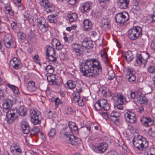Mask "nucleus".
Wrapping results in <instances>:
<instances>
[{
  "label": "nucleus",
  "instance_id": "1",
  "mask_svg": "<svg viewBox=\"0 0 155 155\" xmlns=\"http://www.w3.org/2000/svg\"><path fill=\"white\" fill-rule=\"evenodd\" d=\"M80 71L82 75L92 78L97 77L102 72V66L100 61L94 59L83 61L79 65Z\"/></svg>",
  "mask_w": 155,
  "mask_h": 155
},
{
  "label": "nucleus",
  "instance_id": "2",
  "mask_svg": "<svg viewBox=\"0 0 155 155\" xmlns=\"http://www.w3.org/2000/svg\"><path fill=\"white\" fill-rule=\"evenodd\" d=\"M134 146L138 150L141 151L147 147L148 142L146 139L141 135L135 136L132 140Z\"/></svg>",
  "mask_w": 155,
  "mask_h": 155
},
{
  "label": "nucleus",
  "instance_id": "3",
  "mask_svg": "<svg viewBox=\"0 0 155 155\" xmlns=\"http://www.w3.org/2000/svg\"><path fill=\"white\" fill-rule=\"evenodd\" d=\"M142 30L139 26L134 27L128 31L129 38L131 40H136L142 35Z\"/></svg>",
  "mask_w": 155,
  "mask_h": 155
},
{
  "label": "nucleus",
  "instance_id": "4",
  "mask_svg": "<svg viewBox=\"0 0 155 155\" xmlns=\"http://www.w3.org/2000/svg\"><path fill=\"white\" fill-rule=\"evenodd\" d=\"M94 107L96 111H107L110 108V106L107 103V101L104 98H101L97 101L94 104Z\"/></svg>",
  "mask_w": 155,
  "mask_h": 155
},
{
  "label": "nucleus",
  "instance_id": "5",
  "mask_svg": "<svg viewBox=\"0 0 155 155\" xmlns=\"http://www.w3.org/2000/svg\"><path fill=\"white\" fill-rule=\"evenodd\" d=\"M30 116L32 122L34 124H37L40 123L41 118L40 112L36 111L34 109H31L30 110Z\"/></svg>",
  "mask_w": 155,
  "mask_h": 155
},
{
  "label": "nucleus",
  "instance_id": "6",
  "mask_svg": "<svg viewBox=\"0 0 155 155\" xmlns=\"http://www.w3.org/2000/svg\"><path fill=\"white\" fill-rule=\"evenodd\" d=\"M108 147V144L105 142L101 143L96 146L93 145L92 146V150L95 152L100 154L104 153L107 149Z\"/></svg>",
  "mask_w": 155,
  "mask_h": 155
},
{
  "label": "nucleus",
  "instance_id": "7",
  "mask_svg": "<svg viewBox=\"0 0 155 155\" xmlns=\"http://www.w3.org/2000/svg\"><path fill=\"white\" fill-rule=\"evenodd\" d=\"M37 26L42 32H45L48 29V24L47 21L44 18H38L37 22Z\"/></svg>",
  "mask_w": 155,
  "mask_h": 155
},
{
  "label": "nucleus",
  "instance_id": "8",
  "mask_svg": "<svg viewBox=\"0 0 155 155\" xmlns=\"http://www.w3.org/2000/svg\"><path fill=\"white\" fill-rule=\"evenodd\" d=\"M115 18L117 22L123 24L128 20L129 15L126 12H120L116 15Z\"/></svg>",
  "mask_w": 155,
  "mask_h": 155
},
{
  "label": "nucleus",
  "instance_id": "9",
  "mask_svg": "<svg viewBox=\"0 0 155 155\" xmlns=\"http://www.w3.org/2000/svg\"><path fill=\"white\" fill-rule=\"evenodd\" d=\"M39 3L48 13L51 12L55 10L54 6L47 0H41Z\"/></svg>",
  "mask_w": 155,
  "mask_h": 155
},
{
  "label": "nucleus",
  "instance_id": "10",
  "mask_svg": "<svg viewBox=\"0 0 155 155\" xmlns=\"http://www.w3.org/2000/svg\"><path fill=\"white\" fill-rule=\"evenodd\" d=\"M149 56V54L147 52L138 54L136 58L137 63L140 65L142 64L145 65Z\"/></svg>",
  "mask_w": 155,
  "mask_h": 155
},
{
  "label": "nucleus",
  "instance_id": "11",
  "mask_svg": "<svg viewBox=\"0 0 155 155\" xmlns=\"http://www.w3.org/2000/svg\"><path fill=\"white\" fill-rule=\"evenodd\" d=\"M18 110L17 109L14 108L8 111L6 113V117L7 118L8 123L11 124L12 121L15 119V117H16L18 114Z\"/></svg>",
  "mask_w": 155,
  "mask_h": 155
},
{
  "label": "nucleus",
  "instance_id": "12",
  "mask_svg": "<svg viewBox=\"0 0 155 155\" xmlns=\"http://www.w3.org/2000/svg\"><path fill=\"white\" fill-rule=\"evenodd\" d=\"M71 47L72 51L75 53L77 56H80L83 54L84 49L81 45L74 44L71 45Z\"/></svg>",
  "mask_w": 155,
  "mask_h": 155
},
{
  "label": "nucleus",
  "instance_id": "13",
  "mask_svg": "<svg viewBox=\"0 0 155 155\" xmlns=\"http://www.w3.org/2000/svg\"><path fill=\"white\" fill-rule=\"evenodd\" d=\"M124 117L126 120L130 123L133 124L136 122L135 114L133 112L127 111L124 114Z\"/></svg>",
  "mask_w": 155,
  "mask_h": 155
},
{
  "label": "nucleus",
  "instance_id": "14",
  "mask_svg": "<svg viewBox=\"0 0 155 155\" xmlns=\"http://www.w3.org/2000/svg\"><path fill=\"white\" fill-rule=\"evenodd\" d=\"M47 79L51 84L59 86L60 84V81H58V76L55 74H52L48 76Z\"/></svg>",
  "mask_w": 155,
  "mask_h": 155
},
{
  "label": "nucleus",
  "instance_id": "15",
  "mask_svg": "<svg viewBox=\"0 0 155 155\" xmlns=\"http://www.w3.org/2000/svg\"><path fill=\"white\" fill-rule=\"evenodd\" d=\"M4 43L8 48L15 47L13 45V40L10 35H6L4 38Z\"/></svg>",
  "mask_w": 155,
  "mask_h": 155
},
{
  "label": "nucleus",
  "instance_id": "16",
  "mask_svg": "<svg viewBox=\"0 0 155 155\" xmlns=\"http://www.w3.org/2000/svg\"><path fill=\"white\" fill-rule=\"evenodd\" d=\"M127 74L126 77L129 82L134 81L136 80L135 72L133 68H128L127 69Z\"/></svg>",
  "mask_w": 155,
  "mask_h": 155
},
{
  "label": "nucleus",
  "instance_id": "17",
  "mask_svg": "<svg viewBox=\"0 0 155 155\" xmlns=\"http://www.w3.org/2000/svg\"><path fill=\"white\" fill-rule=\"evenodd\" d=\"M68 140V142L69 143L74 146L78 145L81 142L80 139L74 135L71 136Z\"/></svg>",
  "mask_w": 155,
  "mask_h": 155
},
{
  "label": "nucleus",
  "instance_id": "18",
  "mask_svg": "<svg viewBox=\"0 0 155 155\" xmlns=\"http://www.w3.org/2000/svg\"><path fill=\"white\" fill-rule=\"evenodd\" d=\"M142 124L148 127L152 125L153 124V120L149 117H143L140 120Z\"/></svg>",
  "mask_w": 155,
  "mask_h": 155
},
{
  "label": "nucleus",
  "instance_id": "19",
  "mask_svg": "<svg viewBox=\"0 0 155 155\" xmlns=\"http://www.w3.org/2000/svg\"><path fill=\"white\" fill-rule=\"evenodd\" d=\"M136 99L139 103L140 104H146L147 103V99L146 97L141 94L140 92L138 93L137 94Z\"/></svg>",
  "mask_w": 155,
  "mask_h": 155
},
{
  "label": "nucleus",
  "instance_id": "20",
  "mask_svg": "<svg viewBox=\"0 0 155 155\" xmlns=\"http://www.w3.org/2000/svg\"><path fill=\"white\" fill-rule=\"evenodd\" d=\"M129 2V0H118L117 4L120 9H125L128 8Z\"/></svg>",
  "mask_w": 155,
  "mask_h": 155
},
{
  "label": "nucleus",
  "instance_id": "21",
  "mask_svg": "<svg viewBox=\"0 0 155 155\" xmlns=\"http://www.w3.org/2000/svg\"><path fill=\"white\" fill-rule=\"evenodd\" d=\"M13 101L8 98H5L3 100V107L6 110L9 109L13 105Z\"/></svg>",
  "mask_w": 155,
  "mask_h": 155
},
{
  "label": "nucleus",
  "instance_id": "22",
  "mask_svg": "<svg viewBox=\"0 0 155 155\" xmlns=\"http://www.w3.org/2000/svg\"><path fill=\"white\" fill-rule=\"evenodd\" d=\"M122 55L123 57L125 58L128 63L130 62L134 58L132 52L129 51L122 52Z\"/></svg>",
  "mask_w": 155,
  "mask_h": 155
},
{
  "label": "nucleus",
  "instance_id": "23",
  "mask_svg": "<svg viewBox=\"0 0 155 155\" xmlns=\"http://www.w3.org/2000/svg\"><path fill=\"white\" fill-rule=\"evenodd\" d=\"M82 46L88 49L92 48L94 46L92 42L90 40H88L87 38H84L82 42Z\"/></svg>",
  "mask_w": 155,
  "mask_h": 155
},
{
  "label": "nucleus",
  "instance_id": "24",
  "mask_svg": "<svg viewBox=\"0 0 155 155\" xmlns=\"http://www.w3.org/2000/svg\"><path fill=\"white\" fill-rule=\"evenodd\" d=\"M84 29L86 31H89L91 29L92 23L89 19H85L83 22Z\"/></svg>",
  "mask_w": 155,
  "mask_h": 155
},
{
  "label": "nucleus",
  "instance_id": "25",
  "mask_svg": "<svg viewBox=\"0 0 155 155\" xmlns=\"http://www.w3.org/2000/svg\"><path fill=\"white\" fill-rule=\"evenodd\" d=\"M20 61L16 58H13L10 62V65L15 69L19 68V64L20 63Z\"/></svg>",
  "mask_w": 155,
  "mask_h": 155
},
{
  "label": "nucleus",
  "instance_id": "26",
  "mask_svg": "<svg viewBox=\"0 0 155 155\" xmlns=\"http://www.w3.org/2000/svg\"><path fill=\"white\" fill-rule=\"evenodd\" d=\"M10 149L12 152L15 150L16 152L18 153H22V150L20 148V147L17 143H14L11 146Z\"/></svg>",
  "mask_w": 155,
  "mask_h": 155
},
{
  "label": "nucleus",
  "instance_id": "27",
  "mask_svg": "<svg viewBox=\"0 0 155 155\" xmlns=\"http://www.w3.org/2000/svg\"><path fill=\"white\" fill-rule=\"evenodd\" d=\"M120 115L119 112L113 111L110 114V118L112 120L114 119V121H119Z\"/></svg>",
  "mask_w": 155,
  "mask_h": 155
},
{
  "label": "nucleus",
  "instance_id": "28",
  "mask_svg": "<svg viewBox=\"0 0 155 155\" xmlns=\"http://www.w3.org/2000/svg\"><path fill=\"white\" fill-rule=\"evenodd\" d=\"M21 129L24 134H27L30 131V127L28 124L25 123L21 124Z\"/></svg>",
  "mask_w": 155,
  "mask_h": 155
},
{
  "label": "nucleus",
  "instance_id": "29",
  "mask_svg": "<svg viewBox=\"0 0 155 155\" xmlns=\"http://www.w3.org/2000/svg\"><path fill=\"white\" fill-rule=\"evenodd\" d=\"M110 20L107 18H103L102 20V23L103 27L107 28L110 27Z\"/></svg>",
  "mask_w": 155,
  "mask_h": 155
},
{
  "label": "nucleus",
  "instance_id": "30",
  "mask_svg": "<svg viewBox=\"0 0 155 155\" xmlns=\"http://www.w3.org/2000/svg\"><path fill=\"white\" fill-rule=\"evenodd\" d=\"M91 5L88 3H85L81 8V10L82 13L88 12L91 9Z\"/></svg>",
  "mask_w": 155,
  "mask_h": 155
},
{
  "label": "nucleus",
  "instance_id": "31",
  "mask_svg": "<svg viewBox=\"0 0 155 155\" xmlns=\"http://www.w3.org/2000/svg\"><path fill=\"white\" fill-rule=\"evenodd\" d=\"M67 17L69 19V21L71 22L77 20L78 18L77 15L75 13L68 14Z\"/></svg>",
  "mask_w": 155,
  "mask_h": 155
},
{
  "label": "nucleus",
  "instance_id": "32",
  "mask_svg": "<svg viewBox=\"0 0 155 155\" xmlns=\"http://www.w3.org/2000/svg\"><path fill=\"white\" fill-rule=\"evenodd\" d=\"M55 52L54 48L50 46H47L46 49V56L55 55Z\"/></svg>",
  "mask_w": 155,
  "mask_h": 155
},
{
  "label": "nucleus",
  "instance_id": "33",
  "mask_svg": "<svg viewBox=\"0 0 155 155\" xmlns=\"http://www.w3.org/2000/svg\"><path fill=\"white\" fill-rule=\"evenodd\" d=\"M18 113L21 116H25L27 113V110L23 106H20L18 111Z\"/></svg>",
  "mask_w": 155,
  "mask_h": 155
},
{
  "label": "nucleus",
  "instance_id": "34",
  "mask_svg": "<svg viewBox=\"0 0 155 155\" xmlns=\"http://www.w3.org/2000/svg\"><path fill=\"white\" fill-rule=\"evenodd\" d=\"M126 99L124 96L122 94L117 95L116 102L118 103L123 104Z\"/></svg>",
  "mask_w": 155,
  "mask_h": 155
},
{
  "label": "nucleus",
  "instance_id": "35",
  "mask_svg": "<svg viewBox=\"0 0 155 155\" xmlns=\"http://www.w3.org/2000/svg\"><path fill=\"white\" fill-rule=\"evenodd\" d=\"M57 16L56 15H51L48 16V19L50 23H56L57 22Z\"/></svg>",
  "mask_w": 155,
  "mask_h": 155
},
{
  "label": "nucleus",
  "instance_id": "36",
  "mask_svg": "<svg viewBox=\"0 0 155 155\" xmlns=\"http://www.w3.org/2000/svg\"><path fill=\"white\" fill-rule=\"evenodd\" d=\"M67 87H68L70 89L74 88L76 86L75 83L74 81L71 80H69L67 83Z\"/></svg>",
  "mask_w": 155,
  "mask_h": 155
},
{
  "label": "nucleus",
  "instance_id": "37",
  "mask_svg": "<svg viewBox=\"0 0 155 155\" xmlns=\"http://www.w3.org/2000/svg\"><path fill=\"white\" fill-rule=\"evenodd\" d=\"M69 130L71 131H76L78 129V127L76 124L73 122H69L68 124Z\"/></svg>",
  "mask_w": 155,
  "mask_h": 155
},
{
  "label": "nucleus",
  "instance_id": "38",
  "mask_svg": "<svg viewBox=\"0 0 155 155\" xmlns=\"http://www.w3.org/2000/svg\"><path fill=\"white\" fill-rule=\"evenodd\" d=\"M7 86L9 88L12 90L14 94H18L19 93L18 88L15 85H13L10 84H8Z\"/></svg>",
  "mask_w": 155,
  "mask_h": 155
},
{
  "label": "nucleus",
  "instance_id": "39",
  "mask_svg": "<svg viewBox=\"0 0 155 155\" xmlns=\"http://www.w3.org/2000/svg\"><path fill=\"white\" fill-rule=\"evenodd\" d=\"M35 83L33 81H30L28 83V88L31 91H35L36 88L35 86Z\"/></svg>",
  "mask_w": 155,
  "mask_h": 155
},
{
  "label": "nucleus",
  "instance_id": "40",
  "mask_svg": "<svg viewBox=\"0 0 155 155\" xmlns=\"http://www.w3.org/2000/svg\"><path fill=\"white\" fill-rule=\"evenodd\" d=\"M108 76V79L109 80H112L115 77V74L114 71L112 70L109 71Z\"/></svg>",
  "mask_w": 155,
  "mask_h": 155
},
{
  "label": "nucleus",
  "instance_id": "41",
  "mask_svg": "<svg viewBox=\"0 0 155 155\" xmlns=\"http://www.w3.org/2000/svg\"><path fill=\"white\" fill-rule=\"evenodd\" d=\"M80 98V94L79 93H75L73 94V100L76 103L79 101Z\"/></svg>",
  "mask_w": 155,
  "mask_h": 155
},
{
  "label": "nucleus",
  "instance_id": "42",
  "mask_svg": "<svg viewBox=\"0 0 155 155\" xmlns=\"http://www.w3.org/2000/svg\"><path fill=\"white\" fill-rule=\"evenodd\" d=\"M46 70L48 73L50 74H52L54 72V68L50 65H48L47 66L46 68Z\"/></svg>",
  "mask_w": 155,
  "mask_h": 155
},
{
  "label": "nucleus",
  "instance_id": "43",
  "mask_svg": "<svg viewBox=\"0 0 155 155\" xmlns=\"http://www.w3.org/2000/svg\"><path fill=\"white\" fill-rule=\"evenodd\" d=\"M132 2L134 5L133 8H134L136 9V10H139L140 8L139 6V2L137 0H133Z\"/></svg>",
  "mask_w": 155,
  "mask_h": 155
},
{
  "label": "nucleus",
  "instance_id": "44",
  "mask_svg": "<svg viewBox=\"0 0 155 155\" xmlns=\"http://www.w3.org/2000/svg\"><path fill=\"white\" fill-rule=\"evenodd\" d=\"M55 55H48L46 56V58L49 59V60L51 61L55 62L56 61L57 58L55 57Z\"/></svg>",
  "mask_w": 155,
  "mask_h": 155
},
{
  "label": "nucleus",
  "instance_id": "45",
  "mask_svg": "<svg viewBox=\"0 0 155 155\" xmlns=\"http://www.w3.org/2000/svg\"><path fill=\"white\" fill-rule=\"evenodd\" d=\"M138 93H135L132 91L129 92V95H128V97L130 98L133 99L134 98L136 99L137 94Z\"/></svg>",
  "mask_w": 155,
  "mask_h": 155
},
{
  "label": "nucleus",
  "instance_id": "46",
  "mask_svg": "<svg viewBox=\"0 0 155 155\" xmlns=\"http://www.w3.org/2000/svg\"><path fill=\"white\" fill-rule=\"evenodd\" d=\"M39 132V129L37 127H33L31 131V134L34 135Z\"/></svg>",
  "mask_w": 155,
  "mask_h": 155
},
{
  "label": "nucleus",
  "instance_id": "47",
  "mask_svg": "<svg viewBox=\"0 0 155 155\" xmlns=\"http://www.w3.org/2000/svg\"><path fill=\"white\" fill-rule=\"evenodd\" d=\"M55 134L56 130L54 128H51L48 132V135L51 137H54Z\"/></svg>",
  "mask_w": 155,
  "mask_h": 155
},
{
  "label": "nucleus",
  "instance_id": "48",
  "mask_svg": "<svg viewBox=\"0 0 155 155\" xmlns=\"http://www.w3.org/2000/svg\"><path fill=\"white\" fill-rule=\"evenodd\" d=\"M73 135L71 131L69 130V131H66L64 134V135L66 137V139L68 140L71 136Z\"/></svg>",
  "mask_w": 155,
  "mask_h": 155
},
{
  "label": "nucleus",
  "instance_id": "49",
  "mask_svg": "<svg viewBox=\"0 0 155 155\" xmlns=\"http://www.w3.org/2000/svg\"><path fill=\"white\" fill-rule=\"evenodd\" d=\"M66 112L68 115L72 114L74 112V110L71 107H69L66 109Z\"/></svg>",
  "mask_w": 155,
  "mask_h": 155
},
{
  "label": "nucleus",
  "instance_id": "50",
  "mask_svg": "<svg viewBox=\"0 0 155 155\" xmlns=\"http://www.w3.org/2000/svg\"><path fill=\"white\" fill-rule=\"evenodd\" d=\"M148 134L153 137H155V130L150 128L148 131Z\"/></svg>",
  "mask_w": 155,
  "mask_h": 155
},
{
  "label": "nucleus",
  "instance_id": "51",
  "mask_svg": "<svg viewBox=\"0 0 155 155\" xmlns=\"http://www.w3.org/2000/svg\"><path fill=\"white\" fill-rule=\"evenodd\" d=\"M54 102L55 106L57 107L58 106L61 104V101L57 97L53 101Z\"/></svg>",
  "mask_w": 155,
  "mask_h": 155
},
{
  "label": "nucleus",
  "instance_id": "52",
  "mask_svg": "<svg viewBox=\"0 0 155 155\" xmlns=\"http://www.w3.org/2000/svg\"><path fill=\"white\" fill-rule=\"evenodd\" d=\"M63 45L61 44L59 41L56 45V48L58 50L61 49L63 48Z\"/></svg>",
  "mask_w": 155,
  "mask_h": 155
},
{
  "label": "nucleus",
  "instance_id": "53",
  "mask_svg": "<svg viewBox=\"0 0 155 155\" xmlns=\"http://www.w3.org/2000/svg\"><path fill=\"white\" fill-rule=\"evenodd\" d=\"M148 71L151 73H155V66H149L148 68Z\"/></svg>",
  "mask_w": 155,
  "mask_h": 155
},
{
  "label": "nucleus",
  "instance_id": "54",
  "mask_svg": "<svg viewBox=\"0 0 155 155\" xmlns=\"http://www.w3.org/2000/svg\"><path fill=\"white\" fill-rule=\"evenodd\" d=\"M123 104H122L118 103V104L114 106V107L115 108H117L119 110H122L123 108L122 106Z\"/></svg>",
  "mask_w": 155,
  "mask_h": 155
},
{
  "label": "nucleus",
  "instance_id": "55",
  "mask_svg": "<svg viewBox=\"0 0 155 155\" xmlns=\"http://www.w3.org/2000/svg\"><path fill=\"white\" fill-rule=\"evenodd\" d=\"M106 155H118L117 153L115 151L110 150L107 153Z\"/></svg>",
  "mask_w": 155,
  "mask_h": 155
},
{
  "label": "nucleus",
  "instance_id": "56",
  "mask_svg": "<svg viewBox=\"0 0 155 155\" xmlns=\"http://www.w3.org/2000/svg\"><path fill=\"white\" fill-rule=\"evenodd\" d=\"M100 114L106 120L108 119V116L106 112H100Z\"/></svg>",
  "mask_w": 155,
  "mask_h": 155
},
{
  "label": "nucleus",
  "instance_id": "57",
  "mask_svg": "<svg viewBox=\"0 0 155 155\" xmlns=\"http://www.w3.org/2000/svg\"><path fill=\"white\" fill-rule=\"evenodd\" d=\"M150 46L152 49L155 50V37L153 38Z\"/></svg>",
  "mask_w": 155,
  "mask_h": 155
},
{
  "label": "nucleus",
  "instance_id": "58",
  "mask_svg": "<svg viewBox=\"0 0 155 155\" xmlns=\"http://www.w3.org/2000/svg\"><path fill=\"white\" fill-rule=\"evenodd\" d=\"M77 0H68V2L71 5H74L76 3Z\"/></svg>",
  "mask_w": 155,
  "mask_h": 155
},
{
  "label": "nucleus",
  "instance_id": "59",
  "mask_svg": "<svg viewBox=\"0 0 155 155\" xmlns=\"http://www.w3.org/2000/svg\"><path fill=\"white\" fill-rule=\"evenodd\" d=\"M58 41L59 40L56 38H54L53 39L51 42V44L52 46H54L55 45H56Z\"/></svg>",
  "mask_w": 155,
  "mask_h": 155
},
{
  "label": "nucleus",
  "instance_id": "60",
  "mask_svg": "<svg viewBox=\"0 0 155 155\" xmlns=\"http://www.w3.org/2000/svg\"><path fill=\"white\" fill-rule=\"evenodd\" d=\"M79 106H82L85 104V102L83 101V99L81 100H79V101L78 102Z\"/></svg>",
  "mask_w": 155,
  "mask_h": 155
},
{
  "label": "nucleus",
  "instance_id": "61",
  "mask_svg": "<svg viewBox=\"0 0 155 155\" xmlns=\"http://www.w3.org/2000/svg\"><path fill=\"white\" fill-rule=\"evenodd\" d=\"M6 10L8 12V13L9 14L11 15H13V12L8 7H6L5 8Z\"/></svg>",
  "mask_w": 155,
  "mask_h": 155
},
{
  "label": "nucleus",
  "instance_id": "62",
  "mask_svg": "<svg viewBox=\"0 0 155 155\" xmlns=\"http://www.w3.org/2000/svg\"><path fill=\"white\" fill-rule=\"evenodd\" d=\"M17 25V23L16 22L13 21L12 23L11 24V26L12 28L13 29H15V27Z\"/></svg>",
  "mask_w": 155,
  "mask_h": 155
},
{
  "label": "nucleus",
  "instance_id": "63",
  "mask_svg": "<svg viewBox=\"0 0 155 155\" xmlns=\"http://www.w3.org/2000/svg\"><path fill=\"white\" fill-rule=\"evenodd\" d=\"M139 112L140 113H142L144 112V108L143 107V106H141L139 107L138 109Z\"/></svg>",
  "mask_w": 155,
  "mask_h": 155
},
{
  "label": "nucleus",
  "instance_id": "64",
  "mask_svg": "<svg viewBox=\"0 0 155 155\" xmlns=\"http://www.w3.org/2000/svg\"><path fill=\"white\" fill-rule=\"evenodd\" d=\"M150 154L152 155H155V149L154 148H151L150 150Z\"/></svg>",
  "mask_w": 155,
  "mask_h": 155
}]
</instances>
